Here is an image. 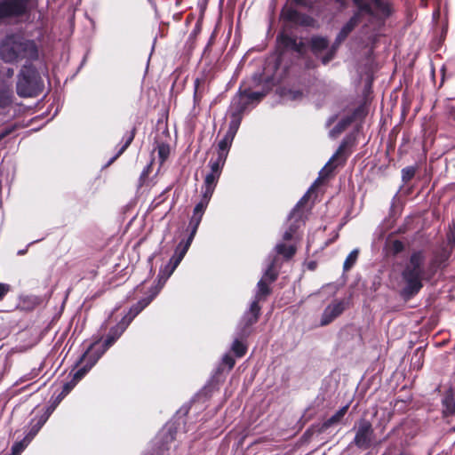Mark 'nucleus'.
Here are the masks:
<instances>
[{
	"instance_id": "obj_1",
	"label": "nucleus",
	"mask_w": 455,
	"mask_h": 455,
	"mask_svg": "<svg viewBox=\"0 0 455 455\" xmlns=\"http://www.w3.org/2000/svg\"><path fill=\"white\" fill-rule=\"evenodd\" d=\"M426 266V254L422 251H413L402 271L403 294L411 297L423 287L422 281L430 278Z\"/></svg>"
},
{
	"instance_id": "obj_2",
	"label": "nucleus",
	"mask_w": 455,
	"mask_h": 455,
	"mask_svg": "<svg viewBox=\"0 0 455 455\" xmlns=\"http://www.w3.org/2000/svg\"><path fill=\"white\" fill-rule=\"evenodd\" d=\"M356 12L349 20L342 27L336 37V44L339 45L347 36L355 29L361 20V16L369 14L377 18L386 17L390 13V8L387 4L381 0H352Z\"/></svg>"
},
{
	"instance_id": "obj_3",
	"label": "nucleus",
	"mask_w": 455,
	"mask_h": 455,
	"mask_svg": "<svg viewBox=\"0 0 455 455\" xmlns=\"http://www.w3.org/2000/svg\"><path fill=\"white\" fill-rule=\"evenodd\" d=\"M0 56L5 62H15L25 59L31 60L37 58V49L33 41L12 35L2 41Z\"/></svg>"
},
{
	"instance_id": "obj_4",
	"label": "nucleus",
	"mask_w": 455,
	"mask_h": 455,
	"mask_svg": "<svg viewBox=\"0 0 455 455\" xmlns=\"http://www.w3.org/2000/svg\"><path fill=\"white\" fill-rule=\"evenodd\" d=\"M42 81L31 65H24L19 74L17 93L21 97H33L42 91Z\"/></svg>"
},
{
	"instance_id": "obj_5",
	"label": "nucleus",
	"mask_w": 455,
	"mask_h": 455,
	"mask_svg": "<svg viewBox=\"0 0 455 455\" xmlns=\"http://www.w3.org/2000/svg\"><path fill=\"white\" fill-rule=\"evenodd\" d=\"M32 5V0H0V20L17 18L27 14Z\"/></svg>"
},
{
	"instance_id": "obj_6",
	"label": "nucleus",
	"mask_w": 455,
	"mask_h": 455,
	"mask_svg": "<svg viewBox=\"0 0 455 455\" xmlns=\"http://www.w3.org/2000/svg\"><path fill=\"white\" fill-rule=\"evenodd\" d=\"M373 437L371 423L365 419H361L357 423V429L354 439L355 444L361 449H368Z\"/></svg>"
},
{
	"instance_id": "obj_7",
	"label": "nucleus",
	"mask_w": 455,
	"mask_h": 455,
	"mask_svg": "<svg viewBox=\"0 0 455 455\" xmlns=\"http://www.w3.org/2000/svg\"><path fill=\"white\" fill-rule=\"evenodd\" d=\"M345 309L344 303L342 301H334L324 309L320 325L325 326L331 323L336 317L342 314Z\"/></svg>"
},
{
	"instance_id": "obj_8",
	"label": "nucleus",
	"mask_w": 455,
	"mask_h": 455,
	"mask_svg": "<svg viewBox=\"0 0 455 455\" xmlns=\"http://www.w3.org/2000/svg\"><path fill=\"white\" fill-rule=\"evenodd\" d=\"M194 236L190 234L188 241L182 244L181 243L178 245L173 257L170 259L167 267H169L168 275H171L175 268L179 266L185 254L187 253Z\"/></svg>"
},
{
	"instance_id": "obj_9",
	"label": "nucleus",
	"mask_w": 455,
	"mask_h": 455,
	"mask_svg": "<svg viewBox=\"0 0 455 455\" xmlns=\"http://www.w3.org/2000/svg\"><path fill=\"white\" fill-rule=\"evenodd\" d=\"M262 97V93L253 92L245 89L241 91L239 95L234 99L233 106L238 105L239 110H243L250 102L259 100Z\"/></svg>"
},
{
	"instance_id": "obj_10",
	"label": "nucleus",
	"mask_w": 455,
	"mask_h": 455,
	"mask_svg": "<svg viewBox=\"0 0 455 455\" xmlns=\"http://www.w3.org/2000/svg\"><path fill=\"white\" fill-rule=\"evenodd\" d=\"M207 205L208 203H206L205 200H200V202L196 205L194 209V212L189 222L192 236H195L197 231L198 226L202 220V217Z\"/></svg>"
},
{
	"instance_id": "obj_11",
	"label": "nucleus",
	"mask_w": 455,
	"mask_h": 455,
	"mask_svg": "<svg viewBox=\"0 0 455 455\" xmlns=\"http://www.w3.org/2000/svg\"><path fill=\"white\" fill-rule=\"evenodd\" d=\"M280 42L285 48L292 49L293 51L301 53L304 49V44L302 42H297V39L290 36L288 35H282L280 36Z\"/></svg>"
},
{
	"instance_id": "obj_12",
	"label": "nucleus",
	"mask_w": 455,
	"mask_h": 455,
	"mask_svg": "<svg viewBox=\"0 0 455 455\" xmlns=\"http://www.w3.org/2000/svg\"><path fill=\"white\" fill-rule=\"evenodd\" d=\"M126 326L127 325L125 323H123L122 325H117L110 330L104 341V351L115 343V341L122 335Z\"/></svg>"
},
{
	"instance_id": "obj_13",
	"label": "nucleus",
	"mask_w": 455,
	"mask_h": 455,
	"mask_svg": "<svg viewBox=\"0 0 455 455\" xmlns=\"http://www.w3.org/2000/svg\"><path fill=\"white\" fill-rule=\"evenodd\" d=\"M151 300L152 298H146L140 300L136 305H134L130 309L127 316L125 317L127 319L125 324L128 325L132 321V319L151 302Z\"/></svg>"
},
{
	"instance_id": "obj_14",
	"label": "nucleus",
	"mask_w": 455,
	"mask_h": 455,
	"mask_svg": "<svg viewBox=\"0 0 455 455\" xmlns=\"http://www.w3.org/2000/svg\"><path fill=\"white\" fill-rule=\"evenodd\" d=\"M348 407H349L348 404H347V405L343 406L342 408H340L334 415H332L329 419H327L323 424V428H328L331 426L339 423L341 420V419L345 416V414L347 413Z\"/></svg>"
},
{
	"instance_id": "obj_15",
	"label": "nucleus",
	"mask_w": 455,
	"mask_h": 455,
	"mask_svg": "<svg viewBox=\"0 0 455 455\" xmlns=\"http://www.w3.org/2000/svg\"><path fill=\"white\" fill-rule=\"evenodd\" d=\"M328 44V40L325 37L315 36L311 39V48L315 54L326 49Z\"/></svg>"
},
{
	"instance_id": "obj_16",
	"label": "nucleus",
	"mask_w": 455,
	"mask_h": 455,
	"mask_svg": "<svg viewBox=\"0 0 455 455\" xmlns=\"http://www.w3.org/2000/svg\"><path fill=\"white\" fill-rule=\"evenodd\" d=\"M275 251L277 254L283 255L286 259H290L295 254L296 248L293 245H287L285 243H278L275 246Z\"/></svg>"
},
{
	"instance_id": "obj_17",
	"label": "nucleus",
	"mask_w": 455,
	"mask_h": 455,
	"mask_svg": "<svg viewBox=\"0 0 455 455\" xmlns=\"http://www.w3.org/2000/svg\"><path fill=\"white\" fill-rule=\"evenodd\" d=\"M234 140V136H232V132H227L224 138L219 142V154H222L227 157V151L229 148L232 141Z\"/></svg>"
},
{
	"instance_id": "obj_18",
	"label": "nucleus",
	"mask_w": 455,
	"mask_h": 455,
	"mask_svg": "<svg viewBox=\"0 0 455 455\" xmlns=\"http://www.w3.org/2000/svg\"><path fill=\"white\" fill-rule=\"evenodd\" d=\"M234 108H235V113H233L232 116H233V120L230 122V125H229V129L228 131V132H232V136L235 137V134L239 127V124H240V114L243 111V110H239V108H238V105H235V106H233Z\"/></svg>"
},
{
	"instance_id": "obj_19",
	"label": "nucleus",
	"mask_w": 455,
	"mask_h": 455,
	"mask_svg": "<svg viewBox=\"0 0 455 455\" xmlns=\"http://www.w3.org/2000/svg\"><path fill=\"white\" fill-rule=\"evenodd\" d=\"M12 91L9 89H0V108H4L12 103Z\"/></svg>"
},
{
	"instance_id": "obj_20",
	"label": "nucleus",
	"mask_w": 455,
	"mask_h": 455,
	"mask_svg": "<svg viewBox=\"0 0 455 455\" xmlns=\"http://www.w3.org/2000/svg\"><path fill=\"white\" fill-rule=\"evenodd\" d=\"M225 160V156H223L222 154H219L216 161L210 162L211 172L220 175L221 168L224 164Z\"/></svg>"
},
{
	"instance_id": "obj_21",
	"label": "nucleus",
	"mask_w": 455,
	"mask_h": 455,
	"mask_svg": "<svg viewBox=\"0 0 455 455\" xmlns=\"http://www.w3.org/2000/svg\"><path fill=\"white\" fill-rule=\"evenodd\" d=\"M358 257V250L352 251L349 255L347 257L345 262H344V270L347 271L349 270L353 265L355 263Z\"/></svg>"
},
{
	"instance_id": "obj_22",
	"label": "nucleus",
	"mask_w": 455,
	"mask_h": 455,
	"mask_svg": "<svg viewBox=\"0 0 455 455\" xmlns=\"http://www.w3.org/2000/svg\"><path fill=\"white\" fill-rule=\"evenodd\" d=\"M346 144L342 143L339 148H338L335 155L331 158V160L326 164V165L323 167V169L321 172V174L323 172H328L332 170V162L343 152L345 149Z\"/></svg>"
},
{
	"instance_id": "obj_23",
	"label": "nucleus",
	"mask_w": 455,
	"mask_h": 455,
	"mask_svg": "<svg viewBox=\"0 0 455 455\" xmlns=\"http://www.w3.org/2000/svg\"><path fill=\"white\" fill-rule=\"evenodd\" d=\"M270 293V289L264 279L258 283V293L256 299H259L261 296H267Z\"/></svg>"
},
{
	"instance_id": "obj_24",
	"label": "nucleus",
	"mask_w": 455,
	"mask_h": 455,
	"mask_svg": "<svg viewBox=\"0 0 455 455\" xmlns=\"http://www.w3.org/2000/svg\"><path fill=\"white\" fill-rule=\"evenodd\" d=\"M99 356L97 358H94L90 365L87 367V365H84L81 369H79L75 376H74V379L76 382H77L79 379H81L84 375L85 373L92 368V366L96 363V361L98 360Z\"/></svg>"
},
{
	"instance_id": "obj_25",
	"label": "nucleus",
	"mask_w": 455,
	"mask_h": 455,
	"mask_svg": "<svg viewBox=\"0 0 455 455\" xmlns=\"http://www.w3.org/2000/svg\"><path fill=\"white\" fill-rule=\"evenodd\" d=\"M259 311H260V307L259 306V299H256V300H254L251 304L250 310H249L250 315H251L252 322H257V320L259 318Z\"/></svg>"
},
{
	"instance_id": "obj_26",
	"label": "nucleus",
	"mask_w": 455,
	"mask_h": 455,
	"mask_svg": "<svg viewBox=\"0 0 455 455\" xmlns=\"http://www.w3.org/2000/svg\"><path fill=\"white\" fill-rule=\"evenodd\" d=\"M416 169L413 166H408L402 170V178L403 182L410 181L415 175Z\"/></svg>"
},
{
	"instance_id": "obj_27",
	"label": "nucleus",
	"mask_w": 455,
	"mask_h": 455,
	"mask_svg": "<svg viewBox=\"0 0 455 455\" xmlns=\"http://www.w3.org/2000/svg\"><path fill=\"white\" fill-rule=\"evenodd\" d=\"M232 350L235 352V354L238 356V357H241L243 356L245 352H246V347L245 346L240 342L239 340H235L233 345H232Z\"/></svg>"
},
{
	"instance_id": "obj_28",
	"label": "nucleus",
	"mask_w": 455,
	"mask_h": 455,
	"mask_svg": "<svg viewBox=\"0 0 455 455\" xmlns=\"http://www.w3.org/2000/svg\"><path fill=\"white\" fill-rule=\"evenodd\" d=\"M157 152L159 158L162 162L165 161L169 156L170 148L169 146L166 144H159L157 146Z\"/></svg>"
},
{
	"instance_id": "obj_29",
	"label": "nucleus",
	"mask_w": 455,
	"mask_h": 455,
	"mask_svg": "<svg viewBox=\"0 0 455 455\" xmlns=\"http://www.w3.org/2000/svg\"><path fill=\"white\" fill-rule=\"evenodd\" d=\"M219 178H220L219 174L210 172L205 177L204 185L215 188Z\"/></svg>"
},
{
	"instance_id": "obj_30",
	"label": "nucleus",
	"mask_w": 455,
	"mask_h": 455,
	"mask_svg": "<svg viewBox=\"0 0 455 455\" xmlns=\"http://www.w3.org/2000/svg\"><path fill=\"white\" fill-rule=\"evenodd\" d=\"M349 124L348 121H341L339 122L331 131V136H335L337 134H339L341 133L345 129L346 127L347 126V124Z\"/></svg>"
},
{
	"instance_id": "obj_31",
	"label": "nucleus",
	"mask_w": 455,
	"mask_h": 455,
	"mask_svg": "<svg viewBox=\"0 0 455 455\" xmlns=\"http://www.w3.org/2000/svg\"><path fill=\"white\" fill-rule=\"evenodd\" d=\"M274 262H272L264 274V280L267 279L269 282H274L276 279L277 274L273 270Z\"/></svg>"
},
{
	"instance_id": "obj_32",
	"label": "nucleus",
	"mask_w": 455,
	"mask_h": 455,
	"mask_svg": "<svg viewBox=\"0 0 455 455\" xmlns=\"http://www.w3.org/2000/svg\"><path fill=\"white\" fill-rule=\"evenodd\" d=\"M214 188H213V187L204 185V191H203V196H202L201 200H205V202L209 204L210 199L213 194Z\"/></svg>"
},
{
	"instance_id": "obj_33",
	"label": "nucleus",
	"mask_w": 455,
	"mask_h": 455,
	"mask_svg": "<svg viewBox=\"0 0 455 455\" xmlns=\"http://www.w3.org/2000/svg\"><path fill=\"white\" fill-rule=\"evenodd\" d=\"M339 45H338L336 44V42L334 43V44L332 45L331 49L329 51V52L323 57L322 59V61L323 64H326L328 63L331 60H332L334 54H335V52L337 50V48L339 47Z\"/></svg>"
},
{
	"instance_id": "obj_34",
	"label": "nucleus",
	"mask_w": 455,
	"mask_h": 455,
	"mask_svg": "<svg viewBox=\"0 0 455 455\" xmlns=\"http://www.w3.org/2000/svg\"><path fill=\"white\" fill-rule=\"evenodd\" d=\"M339 45H338L336 44V42L334 43V44L332 45L331 49L329 51V52L323 57L322 59V61L323 64H326L328 63L331 60H332L334 54H335V52L337 50V48L339 47Z\"/></svg>"
},
{
	"instance_id": "obj_35",
	"label": "nucleus",
	"mask_w": 455,
	"mask_h": 455,
	"mask_svg": "<svg viewBox=\"0 0 455 455\" xmlns=\"http://www.w3.org/2000/svg\"><path fill=\"white\" fill-rule=\"evenodd\" d=\"M43 426V422H38L36 426H34L28 435L25 437L24 442L28 441L29 442L39 431L41 427Z\"/></svg>"
},
{
	"instance_id": "obj_36",
	"label": "nucleus",
	"mask_w": 455,
	"mask_h": 455,
	"mask_svg": "<svg viewBox=\"0 0 455 455\" xmlns=\"http://www.w3.org/2000/svg\"><path fill=\"white\" fill-rule=\"evenodd\" d=\"M283 15L287 20L295 21L298 17V12L293 9H288L283 12Z\"/></svg>"
},
{
	"instance_id": "obj_37",
	"label": "nucleus",
	"mask_w": 455,
	"mask_h": 455,
	"mask_svg": "<svg viewBox=\"0 0 455 455\" xmlns=\"http://www.w3.org/2000/svg\"><path fill=\"white\" fill-rule=\"evenodd\" d=\"M11 287L9 284L0 283V300L10 291Z\"/></svg>"
},
{
	"instance_id": "obj_38",
	"label": "nucleus",
	"mask_w": 455,
	"mask_h": 455,
	"mask_svg": "<svg viewBox=\"0 0 455 455\" xmlns=\"http://www.w3.org/2000/svg\"><path fill=\"white\" fill-rule=\"evenodd\" d=\"M24 447H25L24 442H20V443H15L12 446V454L19 455L23 451Z\"/></svg>"
},
{
	"instance_id": "obj_39",
	"label": "nucleus",
	"mask_w": 455,
	"mask_h": 455,
	"mask_svg": "<svg viewBox=\"0 0 455 455\" xmlns=\"http://www.w3.org/2000/svg\"><path fill=\"white\" fill-rule=\"evenodd\" d=\"M392 250L395 253H399L403 250V243L398 240L393 242Z\"/></svg>"
},
{
	"instance_id": "obj_40",
	"label": "nucleus",
	"mask_w": 455,
	"mask_h": 455,
	"mask_svg": "<svg viewBox=\"0 0 455 455\" xmlns=\"http://www.w3.org/2000/svg\"><path fill=\"white\" fill-rule=\"evenodd\" d=\"M134 138V132H132V134L130 135V137L127 139L125 144L121 148V149L119 150L118 154L116 155V158L117 156H119L121 154L124 153V151L129 147V145L131 144V142L132 141Z\"/></svg>"
},
{
	"instance_id": "obj_41",
	"label": "nucleus",
	"mask_w": 455,
	"mask_h": 455,
	"mask_svg": "<svg viewBox=\"0 0 455 455\" xmlns=\"http://www.w3.org/2000/svg\"><path fill=\"white\" fill-rule=\"evenodd\" d=\"M223 363L228 365L229 369H232L235 365V359L229 355H225L223 357Z\"/></svg>"
},
{
	"instance_id": "obj_42",
	"label": "nucleus",
	"mask_w": 455,
	"mask_h": 455,
	"mask_svg": "<svg viewBox=\"0 0 455 455\" xmlns=\"http://www.w3.org/2000/svg\"><path fill=\"white\" fill-rule=\"evenodd\" d=\"M294 232H295V229H294V228H290V229H289V230H287V231L283 234V240H284V241H289V240H291V239L292 238V236H293Z\"/></svg>"
},
{
	"instance_id": "obj_43",
	"label": "nucleus",
	"mask_w": 455,
	"mask_h": 455,
	"mask_svg": "<svg viewBox=\"0 0 455 455\" xmlns=\"http://www.w3.org/2000/svg\"><path fill=\"white\" fill-rule=\"evenodd\" d=\"M448 241L450 243L455 244V228H451V230L448 234Z\"/></svg>"
},
{
	"instance_id": "obj_44",
	"label": "nucleus",
	"mask_w": 455,
	"mask_h": 455,
	"mask_svg": "<svg viewBox=\"0 0 455 455\" xmlns=\"http://www.w3.org/2000/svg\"><path fill=\"white\" fill-rule=\"evenodd\" d=\"M244 320L246 322V325L247 326H250V325H251V324H253L255 323V322L251 321V315H250L249 312L245 314Z\"/></svg>"
},
{
	"instance_id": "obj_45",
	"label": "nucleus",
	"mask_w": 455,
	"mask_h": 455,
	"mask_svg": "<svg viewBox=\"0 0 455 455\" xmlns=\"http://www.w3.org/2000/svg\"><path fill=\"white\" fill-rule=\"evenodd\" d=\"M95 344H92L89 348L88 350L84 354V355L82 356L81 358V363H83L84 360L87 359V357H89L90 355V350L92 348V347L94 346Z\"/></svg>"
},
{
	"instance_id": "obj_46",
	"label": "nucleus",
	"mask_w": 455,
	"mask_h": 455,
	"mask_svg": "<svg viewBox=\"0 0 455 455\" xmlns=\"http://www.w3.org/2000/svg\"><path fill=\"white\" fill-rule=\"evenodd\" d=\"M295 4L306 6L307 5V3L306 0H292Z\"/></svg>"
},
{
	"instance_id": "obj_47",
	"label": "nucleus",
	"mask_w": 455,
	"mask_h": 455,
	"mask_svg": "<svg viewBox=\"0 0 455 455\" xmlns=\"http://www.w3.org/2000/svg\"><path fill=\"white\" fill-rule=\"evenodd\" d=\"M198 86H199V80L196 79V83H195V97L196 98L197 97V93H198Z\"/></svg>"
},
{
	"instance_id": "obj_48",
	"label": "nucleus",
	"mask_w": 455,
	"mask_h": 455,
	"mask_svg": "<svg viewBox=\"0 0 455 455\" xmlns=\"http://www.w3.org/2000/svg\"><path fill=\"white\" fill-rule=\"evenodd\" d=\"M76 382L75 381V383L73 385H69V384H67L65 385L64 387V392L68 393L70 391V389L72 388V387L76 384Z\"/></svg>"
},
{
	"instance_id": "obj_49",
	"label": "nucleus",
	"mask_w": 455,
	"mask_h": 455,
	"mask_svg": "<svg viewBox=\"0 0 455 455\" xmlns=\"http://www.w3.org/2000/svg\"><path fill=\"white\" fill-rule=\"evenodd\" d=\"M13 75V70L12 69H9L8 70V76H12Z\"/></svg>"
},
{
	"instance_id": "obj_50",
	"label": "nucleus",
	"mask_w": 455,
	"mask_h": 455,
	"mask_svg": "<svg viewBox=\"0 0 455 455\" xmlns=\"http://www.w3.org/2000/svg\"><path fill=\"white\" fill-rule=\"evenodd\" d=\"M6 135V132L5 133H2L0 134V140Z\"/></svg>"
},
{
	"instance_id": "obj_51",
	"label": "nucleus",
	"mask_w": 455,
	"mask_h": 455,
	"mask_svg": "<svg viewBox=\"0 0 455 455\" xmlns=\"http://www.w3.org/2000/svg\"><path fill=\"white\" fill-rule=\"evenodd\" d=\"M449 410H450L451 411H454V408H449Z\"/></svg>"
}]
</instances>
